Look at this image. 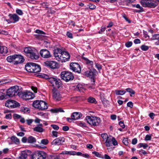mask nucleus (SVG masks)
I'll return each instance as SVG.
<instances>
[{"instance_id": "f257e3e1", "label": "nucleus", "mask_w": 159, "mask_h": 159, "mask_svg": "<svg viewBox=\"0 0 159 159\" xmlns=\"http://www.w3.org/2000/svg\"><path fill=\"white\" fill-rule=\"evenodd\" d=\"M24 52L28 57L32 60H37L39 58V55L36 53V51L30 47L25 48Z\"/></svg>"}, {"instance_id": "f03ea898", "label": "nucleus", "mask_w": 159, "mask_h": 159, "mask_svg": "<svg viewBox=\"0 0 159 159\" xmlns=\"http://www.w3.org/2000/svg\"><path fill=\"white\" fill-rule=\"evenodd\" d=\"M86 120L89 124L94 126L99 125L101 122L100 118L96 116H88L86 117Z\"/></svg>"}, {"instance_id": "7ed1b4c3", "label": "nucleus", "mask_w": 159, "mask_h": 159, "mask_svg": "<svg viewBox=\"0 0 159 159\" xmlns=\"http://www.w3.org/2000/svg\"><path fill=\"white\" fill-rule=\"evenodd\" d=\"M20 93L19 90V86H15L11 87L7 90L6 95L10 97L16 95H18L19 96Z\"/></svg>"}, {"instance_id": "20e7f679", "label": "nucleus", "mask_w": 159, "mask_h": 159, "mask_svg": "<svg viewBox=\"0 0 159 159\" xmlns=\"http://www.w3.org/2000/svg\"><path fill=\"white\" fill-rule=\"evenodd\" d=\"M48 80L52 84L54 88L59 89L61 86V81L57 77H51L48 78Z\"/></svg>"}, {"instance_id": "39448f33", "label": "nucleus", "mask_w": 159, "mask_h": 159, "mask_svg": "<svg viewBox=\"0 0 159 159\" xmlns=\"http://www.w3.org/2000/svg\"><path fill=\"white\" fill-rule=\"evenodd\" d=\"M141 3L143 7L154 8L157 5V3L154 0H141Z\"/></svg>"}, {"instance_id": "423d86ee", "label": "nucleus", "mask_w": 159, "mask_h": 159, "mask_svg": "<svg viewBox=\"0 0 159 159\" xmlns=\"http://www.w3.org/2000/svg\"><path fill=\"white\" fill-rule=\"evenodd\" d=\"M61 79L68 82L74 79V76L72 73L69 71H62L61 74Z\"/></svg>"}, {"instance_id": "0eeeda50", "label": "nucleus", "mask_w": 159, "mask_h": 159, "mask_svg": "<svg viewBox=\"0 0 159 159\" xmlns=\"http://www.w3.org/2000/svg\"><path fill=\"white\" fill-rule=\"evenodd\" d=\"M19 97L23 99L28 100L33 98L35 96L32 93L27 91L23 92H20L19 94Z\"/></svg>"}, {"instance_id": "6e6552de", "label": "nucleus", "mask_w": 159, "mask_h": 159, "mask_svg": "<svg viewBox=\"0 0 159 159\" xmlns=\"http://www.w3.org/2000/svg\"><path fill=\"white\" fill-rule=\"evenodd\" d=\"M46 154L42 151H37L32 156V159H45Z\"/></svg>"}, {"instance_id": "1a4fd4ad", "label": "nucleus", "mask_w": 159, "mask_h": 159, "mask_svg": "<svg viewBox=\"0 0 159 159\" xmlns=\"http://www.w3.org/2000/svg\"><path fill=\"white\" fill-rule=\"evenodd\" d=\"M61 57H59V60L58 61L63 62H66L69 60L70 58V55L68 52L66 51H63L61 55Z\"/></svg>"}, {"instance_id": "9d476101", "label": "nucleus", "mask_w": 159, "mask_h": 159, "mask_svg": "<svg viewBox=\"0 0 159 159\" xmlns=\"http://www.w3.org/2000/svg\"><path fill=\"white\" fill-rule=\"evenodd\" d=\"M52 96L53 99L56 101H59L62 98V96L59 91L56 89L53 88L52 89Z\"/></svg>"}, {"instance_id": "9b49d317", "label": "nucleus", "mask_w": 159, "mask_h": 159, "mask_svg": "<svg viewBox=\"0 0 159 159\" xmlns=\"http://www.w3.org/2000/svg\"><path fill=\"white\" fill-rule=\"evenodd\" d=\"M5 105L9 108H14L17 107L20 105L16 101L12 100H8L6 102Z\"/></svg>"}, {"instance_id": "f8f14e48", "label": "nucleus", "mask_w": 159, "mask_h": 159, "mask_svg": "<svg viewBox=\"0 0 159 159\" xmlns=\"http://www.w3.org/2000/svg\"><path fill=\"white\" fill-rule=\"evenodd\" d=\"M70 68L73 71L80 73L81 71V68L80 65L76 63H70Z\"/></svg>"}, {"instance_id": "ddd939ff", "label": "nucleus", "mask_w": 159, "mask_h": 159, "mask_svg": "<svg viewBox=\"0 0 159 159\" xmlns=\"http://www.w3.org/2000/svg\"><path fill=\"white\" fill-rule=\"evenodd\" d=\"M45 65L52 69H55L59 67V65L55 61H47L44 63Z\"/></svg>"}, {"instance_id": "4468645a", "label": "nucleus", "mask_w": 159, "mask_h": 159, "mask_svg": "<svg viewBox=\"0 0 159 159\" xmlns=\"http://www.w3.org/2000/svg\"><path fill=\"white\" fill-rule=\"evenodd\" d=\"M41 56L44 58H48L51 57V55L49 51L46 49H41L40 52Z\"/></svg>"}, {"instance_id": "2eb2a0df", "label": "nucleus", "mask_w": 159, "mask_h": 159, "mask_svg": "<svg viewBox=\"0 0 159 159\" xmlns=\"http://www.w3.org/2000/svg\"><path fill=\"white\" fill-rule=\"evenodd\" d=\"M65 141V139L63 137H60L54 140L51 143L52 145H59L62 144Z\"/></svg>"}, {"instance_id": "dca6fc26", "label": "nucleus", "mask_w": 159, "mask_h": 159, "mask_svg": "<svg viewBox=\"0 0 159 159\" xmlns=\"http://www.w3.org/2000/svg\"><path fill=\"white\" fill-rule=\"evenodd\" d=\"M10 20H11V23H15L19 21L20 19L19 17L16 14H10L8 15Z\"/></svg>"}, {"instance_id": "f3484780", "label": "nucleus", "mask_w": 159, "mask_h": 159, "mask_svg": "<svg viewBox=\"0 0 159 159\" xmlns=\"http://www.w3.org/2000/svg\"><path fill=\"white\" fill-rule=\"evenodd\" d=\"M62 52V50L60 48H56L54 49V56L57 61L59 60V57H61L60 55H61Z\"/></svg>"}, {"instance_id": "a211bd4d", "label": "nucleus", "mask_w": 159, "mask_h": 159, "mask_svg": "<svg viewBox=\"0 0 159 159\" xmlns=\"http://www.w3.org/2000/svg\"><path fill=\"white\" fill-rule=\"evenodd\" d=\"M82 116V115L80 112H74L71 116V117L73 120H76L79 119Z\"/></svg>"}, {"instance_id": "6ab92c4d", "label": "nucleus", "mask_w": 159, "mask_h": 159, "mask_svg": "<svg viewBox=\"0 0 159 159\" xmlns=\"http://www.w3.org/2000/svg\"><path fill=\"white\" fill-rule=\"evenodd\" d=\"M33 65H34V63H29L27 64L25 66V68L26 70L29 72H33Z\"/></svg>"}, {"instance_id": "aec40b11", "label": "nucleus", "mask_w": 159, "mask_h": 159, "mask_svg": "<svg viewBox=\"0 0 159 159\" xmlns=\"http://www.w3.org/2000/svg\"><path fill=\"white\" fill-rule=\"evenodd\" d=\"M15 64H18L23 62L24 59L23 58V57L21 55H16V57L15 58Z\"/></svg>"}, {"instance_id": "412c9836", "label": "nucleus", "mask_w": 159, "mask_h": 159, "mask_svg": "<svg viewBox=\"0 0 159 159\" xmlns=\"http://www.w3.org/2000/svg\"><path fill=\"white\" fill-rule=\"evenodd\" d=\"M39 109L41 110H44L48 108V106L47 103L42 100H40Z\"/></svg>"}, {"instance_id": "4be33fe9", "label": "nucleus", "mask_w": 159, "mask_h": 159, "mask_svg": "<svg viewBox=\"0 0 159 159\" xmlns=\"http://www.w3.org/2000/svg\"><path fill=\"white\" fill-rule=\"evenodd\" d=\"M32 68L33 69V70H34L33 71V73H38L41 70L40 66L35 63H34V65H33Z\"/></svg>"}, {"instance_id": "5701e85b", "label": "nucleus", "mask_w": 159, "mask_h": 159, "mask_svg": "<svg viewBox=\"0 0 159 159\" xmlns=\"http://www.w3.org/2000/svg\"><path fill=\"white\" fill-rule=\"evenodd\" d=\"M96 72V71L95 70H93V71H87L85 72V75L88 77H92L94 75Z\"/></svg>"}, {"instance_id": "b1692460", "label": "nucleus", "mask_w": 159, "mask_h": 159, "mask_svg": "<svg viewBox=\"0 0 159 159\" xmlns=\"http://www.w3.org/2000/svg\"><path fill=\"white\" fill-rule=\"evenodd\" d=\"M112 137L110 136L106 140L105 143L107 147H110L112 145Z\"/></svg>"}, {"instance_id": "393cba45", "label": "nucleus", "mask_w": 159, "mask_h": 159, "mask_svg": "<svg viewBox=\"0 0 159 159\" xmlns=\"http://www.w3.org/2000/svg\"><path fill=\"white\" fill-rule=\"evenodd\" d=\"M16 57V55L15 54L13 55H11L7 57V61L9 62L14 61Z\"/></svg>"}, {"instance_id": "a878e982", "label": "nucleus", "mask_w": 159, "mask_h": 159, "mask_svg": "<svg viewBox=\"0 0 159 159\" xmlns=\"http://www.w3.org/2000/svg\"><path fill=\"white\" fill-rule=\"evenodd\" d=\"M8 52L7 48L5 46L2 45L0 48V53H6Z\"/></svg>"}, {"instance_id": "bb28decb", "label": "nucleus", "mask_w": 159, "mask_h": 159, "mask_svg": "<svg viewBox=\"0 0 159 159\" xmlns=\"http://www.w3.org/2000/svg\"><path fill=\"white\" fill-rule=\"evenodd\" d=\"M11 139L13 143H14L16 144H18L20 143L19 139L15 136L11 137Z\"/></svg>"}, {"instance_id": "cd10ccee", "label": "nucleus", "mask_w": 159, "mask_h": 159, "mask_svg": "<svg viewBox=\"0 0 159 159\" xmlns=\"http://www.w3.org/2000/svg\"><path fill=\"white\" fill-rule=\"evenodd\" d=\"M40 100H36L34 101L33 103V106L36 108L39 109Z\"/></svg>"}, {"instance_id": "c85d7f7f", "label": "nucleus", "mask_w": 159, "mask_h": 159, "mask_svg": "<svg viewBox=\"0 0 159 159\" xmlns=\"http://www.w3.org/2000/svg\"><path fill=\"white\" fill-rule=\"evenodd\" d=\"M36 139L34 137L30 136L27 139V142L29 143H33L35 142Z\"/></svg>"}, {"instance_id": "c756f323", "label": "nucleus", "mask_w": 159, "mask_h": 159, "mask_svg": "<svg viewBox=\"0 0 159 159\" xmlns=\"http://www.w3.org/2000/svg\"><path fill=\"white\" fill-rule=\"evenodd\" d=\"M34 131L36 132L41 133L43 131L44 129L40 127L39 126L35 127L34 129Z\"/></svg>"}, {"instance_id": "7c9ffc66", "label": "nucleus", "mask_w": 159, "mask_h": 159, "mask_svg": "<svg viewBox=\"0 0 159 159\" xmlns=\"http://www.w3.org/2000/svg\"><path fill=\"white\" fill-rule=\"evenodd\" d=\"M115 93L117 95H123L125 93V91L124 90H116L115 91Z\"/></svg>"}, {"instance_id": "2f4dec72", "label": "nucleus", "mask_w": 159, "mask_h": 159, "mask_svg": "<svg viewBox=\"0 0 159 159\" xmlns=\"http://www.w3.org/2000/svg\"><path fill=\"white\" fill-rule=\"evenodd\" d=\"M148 146L147 144L143 143H140L138 145V148H140L143 147V149H145L148 147Z\"/></svg>"}, {"instance_id": "473e14b6", "label": "nucleus", "mask_w": 159, "mask_h": 159, "mask_svg": "<svg viewBox=\"0 0 159 159\" xmlns=\"http://www.w3.org/2000/svg\"><path fill=\"white\" fill-rule=\"evenodd\" d=\"M63 154H70L71 155H75L76 152L75 151H63L62 152Z\"/></svg>"}, {"instance_id": "72a5a7b5", "label": "nucleus", "mask_w": 159, "mask_h": 159, "mask_svg": "<svg viewBox=\"0 0 159 159\" xmlns=\"http://www.w3.org/2000/svg\"><path fill=\"white\" fill-rule=\"evenodd\" d=\"M27 156V155L26 153H22L16 159H26Z\"/></svg>"}, {"instance_id": "f704fd0d", "label": "nucleus", "mask_w": 159, "mask_h": 159, "mask_svg": "<svg viewBox=\"0 0 159 159\" xmlns=\"http://www.w3.org/2000/svg\"><path fill=\"white\" fill-rule=\"evenodd\" d=\"M151 40H159V34H155L152 35Z\"/></svg>"}, {"instance_id": "c9c22d12", "label": "nucleus", "mask_w": 159, "mask_h": 159, "mask_svg": "<svg viewBox=\"0 0 159 159\" xmlns=\"http://www.w3.org/2000/svg\"><path fill=\"white\" fill-rule=\"evenodd\" d=\"M51 111L53 112L56 113L58 112H64V110L61 108H56L51 110Z\"/></svg>"}, {"instance_id": "e433bc0d", "label": "nucleus", "mask_w": 159, "mask_h": 159, "mask_svg": "<svg viewBox=\"0 0 159 159\" xmlns=\"http://www.w3.org/2000/svg\"><path fill=\"white\" fill-rule=\"evenodd\" d=\"M83 58L86 61V62L87 64L90 65L91 67H93V61H90L88 59L85 57H83Z\"/></svg>"}, {"instance_id": "4c0bfd02", "label": "nucleus", "mask_w": 159, "mask_h": 159, "mask_svg": "<svg viewBox=\"0 0 159 159\" xmlns=\"http://www.w3.org/2000/svg\"><path fill=\"white\" fill-rule=\"evenodd\" d=\"M88 101L91 103H96L95 99L92 97H90L88 99Z\"/></svg>"}, {"instance_id": "58836bf2", "label": "nucleus", "mask_w": 159, "mask_h": 159, "mask_svg": "<svg viewBox=\"0 0 159 159\" xmlns=\"http://www.w3.org/2000/svg\"><path fill=\"white\" fill-rule=\"evenodd\" d=\"M127 92L130 93V96L132 97V94H135L134 91L130 88H127L126 89Z\"/></svg>"}, {"instance_id": "ea45409f", "label": "nucleus", "mask_w": 159, "mask_h": 159, "mask_svg": "<svg viewBox=\"0 0 159 159\" xmlns=\"http://www.w3.org/2000/svg\"><path fill=\"white\" fill-rule=\"evenodd\" d=\"M134 7H136L137 8L140 9V10H139L137 12H141L143 11V8L142 7H141L139 4H137L134 5Z\"/></svg>"}, {"instance_id": "a19ab883", "label": "nucleus", "mask_w": 159, "mask_h": 159, "mask_svg": "<svg viewBox=\"0 0 159 159\" xmlns=\"http://www.w3.org/2000/svg\"><path fill=\"white\" fill-rule=\"evenodd\" d=\"M141 49L143 51H146L148 50L149 47L144 45H142L141 47Z\"/></svg>"}, {"instance_id": "79ce46f5", "label": "nucleus", "mask_w": 159, "mask_h": 159, "mask_svg": "<svg viewBox=\"0 0 159 159\" xmlns=\"http://www.w3.org/2000/svg\"><path fill=\"white\" fill-rule=\"evenodd\" d=\"M101 136L103 140H106L109 137H108L107 134L106 133H103L101 134Z\"/></svg>"}, {"instance_id": "37998d69", "label": "nucleus", "mask_w": 159, "mask_h": 159, "mask_svg": "<svg viewBox=\"0 0 159 159\" xmlns=\"http://www.w3.org/2000/svg\"><path fill=\"white\" fill-rule=\"evenodd\" d=\"M16 12L17 14L20 16L22 15L23 14L22 11L19 9H17L16 10Z\"/></svg>"}, {"instance_id": "c03bdc74", "label": "nucleus", "mask_w": 159, "mask_h": 159, "mask_svg": "<svg viewBox=\"0 0 159 159\" xmlns=\"http://www.w3.org/2000/svg\"><path fill=\"white\" fill-rule=\"evenodd\" d=\"M112 144L114 146H116L117 145L118 143L117 142L115 138L112 137Z\"/></svg>"}, {"instance_id": "a18cd8bd", "label": "nucleus", "mask_w": 159, "mask_h": 159, "mask_svg": "<svg viewBox=\"0 0 159 159\" xmlns=\"http://www.w3.org/2000/svg\"><path fill=\"white\" fill-rule=\"evenodd\" d=\"M48 140L47 139H43L41 140V143L46 145L48 143Z\"/></svg>"}, {"instance_id": "49530a36", "label": "nucleus", "mask_w": 159, "mask_h": 159, "mask_svg": "<svg viewBox=\"0 0 159 159\" xmlns=\"http://www.w3.org/2000/svg\"><path fill=\"white\" fill-rule=\"evenodd\" d=\"M151 136L149 134H147L144 140L146 141L151 140Z\"/></svg>"}, {"instance_id": "de8ad7c7", "label": "nucleus", "mask_w": 159, "mask_h": 159, "mask_svg": "<svg viewBox=\"0 0 159 159\" xmlns=\"http://www.w3.org/2000/svg\"><path fill=\"white\" fill-rule=\"evenodd\" d=\"M77 88L79 91L82 90V89L84 88L83 86L81 84H78L77 86Z\"/></svg>"}, {"instance_id": "09e8293b", "label": "nucleus", "mask_w": 159, "mask_h": 159, "mask_svg": "<svg viewBox=\"0 0 159 159\" xmlns=\"http://www.w3.org/2000/svg\"><path fill=\"white\" fill-rule=\"evenodd\" d=\"M51 126L53 128V129L55 130H58L59 129V126L55 125H51Z\"/></svg>"}, {"instance_id": "8fccbe9b", "label": "nucleus", "mask_w": 159, "mask_h": 159, "mask_svg": "<svg viewBox=\"0 0 159 159\" xmlns=\"http://www.w3.org/2000/svg\"><path fill=\"white\" fill-rule=\"evenodd\" d=\"M132 45V42L129 41L125 43V46L127 48L130 47Z\"/></svg>"}, {"instance_id": "3c124183", "label": "nucleus", "mask_w": 159, "mask_h": 159, "mask_svg": "<svg viewBox=\"0 0 159 159\" xmlns=\"http://www.w3.org/2000/svg\"><path fill=\"white\" fill-rule=\"evenodd\" d=\"M52 136L55 137L58 136V132L56 131H52Z\"/></svg>"}, {"instance_id": "603ef678", "label": "nucleus", "mask_w": 159, "mask_h": 159, "mask_svg": "<svg viewBox=\"0 0 159 159\" xmlns=\"http://www.w3.org/2000/svg\"><path fill=\"white\" fill-rule=\"evenodd\" d=\"M35 32L37 34H45V33L43 31L40 30H36L35 31Z\"/></svg>"}, {"instance_id": "864d4df0", "label": "nucleus", "mask_w": 159, "mask_h": 159, "mask_svg": "<svg viewBox=\"0 0 159 159\" xmlns=\"http://www.w3.org/2000/svg\"><path fill=\"white\" fill-rule=\"evenodd\" d=\"M123 142L125 145H128V139L126 138H124L123 140Z\"/></svg>"}, {"instance_id": "5fc2aeb1", "label": "nucleus", "mask_w": 159, "mask_h": 159, "mask_svg": "<svg viewBox=\"0 0 159 159\" xmlns=\"http://www.w3.org/2000/svg\"><path fill=\"white\" fill-rule=\"evenodd\" d=\"M88 5L89 8L91 9H94L96 8L95 6L91 3H89Z\"/></svg>"}, {"instance_id": "6e6d98bb", "label": "nucleus", "mask_w": 159, "mask_h": 159, "mask_svg": "<svg viewBox=\"0 0 159 159\" xmlns=\"http://www.w3.org/2000/svg\"><path fill=\"white\" fill-rule=\"evenodd\" d=\"M8 82L7 80H0V85L2 84H6Z\"/></svg>"}, {"instance_id": "4d7b16f0", "label": "nucleus", "mask_w": 159, "mask_h": 159, "mask_svg": "<svg viewBox=\"0 0 159 159\" xmlns=\"http://www.w3.org/2000/svg\"><path fill=\"white\" fill-rule=\"evenodd\" d=\"M26 121L28 125H30L33 122V120L31 119L26 120Z\"/></svg>"}, {"instance_id": "13d9d810", "label": "nucleus", "mask_w": 159, "mask_h": 159, "mask_svg": "<svg viewBox=\"0 0 159 159\" xmlns=\"http://www.w3.org/2000/svg\"><path fill=\"white\" fill-rule=\"evenodd\" d=\"M95 66L98 70H101L102 69L101 65L99 64L96 63Z\"/></svg>"}, {"instance_id": "bf43d9fd", "label": "nucleus", "mask_w": 159, "mask_h": 159, "mask_svg": "<svg viewBox=\"0 0 159 159\" xmlns=\"http://www.w3.org/2000/svg\"><path fill=\"white\" fill-rule=\"evenodd\" d=\"M139 153L140 154H142L143 155H145L147 153L143 149H141L139 151Z\"/></svg>"}, {"instance_id": "052dcab7", "label": "nucleus", "mask_w": 159, "mask_h": 159, "mask_svg": "<svg viewBox=\"0 0 159 159\" xmlns=\"http://www.w3.org/2000/svg\"><path fill=\"white\" fill-rule=\"evenodd\" d=\"M127 106L130 108H132L133 107V103L131 102H129L127 103Z\"/></svg>"}, {"instance_id": "680f3d73", "label": "nucleus", "mask_w": 159, "mask_h": 159, "mask_svg": "<svg viewBox=\"0 0 159 159\" xmlns=\"http://www.w3.org/2000/svg\"><path fill=\"white\" fill-rule=\"evenodd\" d=\"M134 43L136 44H139L140 43L141 41L139 39H137L134 40Z\"/></svg>"}, {"instance_id": "e2e57ef3", "label": "nucleus", "mask_w": 159, "mask_h": 159, "mask_svg": "<svg viewBox=\"0 0 159 159\" xmlns=\"http://www.w3.org/2000/svg\"><path fill=\"white\" fill-rule=\"evenodd\" d=\"M137 139L136 138H134L132 139V143L133 145H135L137 143Z\"/></svg>"}, {"instance_id": "0e129e2a", "label": "nucleus", "mask_w": 159, "mask_h": 159, "mask_svg": "<svg viewBox=\"0 0 159 159\" xmlns=\"http://www.w3.org/2000/svg\"><path fill=\"white\" fill-rule=\"evenodd\" d=\"M67 36L70 38L72 39L73 38L72 34L71 33L68 32L66 34Z\"/></svg>"}, {"instance_id": "69168bd1", "label": "nucleus", "mask_w": 159, "mask_h": 159, "mask_svg": "<svg viewBox=\"0 0 159 159\" xmlns=\"http://www.w3.org/2000/svg\"><path fill=\"white\" fill-rule=\"evenodd\" d=\"M119 124L120 125L122 128H124L125 127V125L124 124V122L123 121H120L119 122Z\"/></svg>"}, {"instance_id": "338daca9", "label": "nucleus", "mask_w": 159, "mask_h": 159, "mask_svg": "<svg viewBox=\"0 0 159 159\" xmlns=\"http://www.w3.org/2000/svg\"><path fill=\"white\" fill-rule=\"evenodd\" d=\"M69 129V128L68 126H64L62 127V129L64 131H67Z\"/></svg>"}, {"instance_id": "774afa93", "label": "nucleus", "mask_w": 159, "mask_h": 159, "mask_svg": "<svg viewBox=\"0 0 159 159\" xmlns=\"http://www.w3.org/2000/svg\"><path fill=\"white\" fill-rule=\"evenodd\" d=\"M13 116L15 118L19 119L21 117V116L20 115L16 114H14Z\"/></svg>"}]
</instances>
